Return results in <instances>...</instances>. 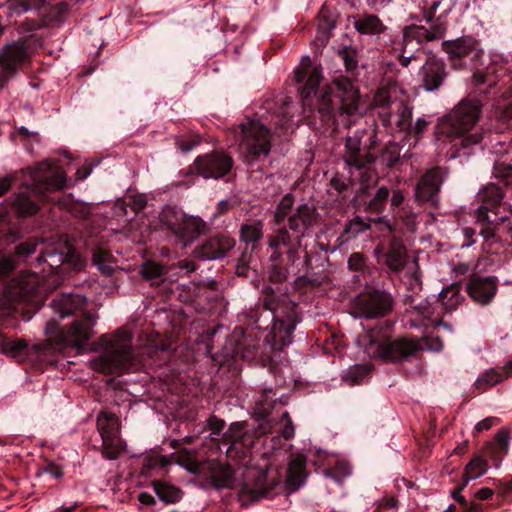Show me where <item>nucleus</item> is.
Listing matches in <instances>:
<instances>
[{"label":"nucleus","mask_w":512,"mask_h":512,"mask_svg":"<svg viewBox=\"0 0 512 512\" xmlns=\"http://www.w3.org/2000/svg\"><path fill=\"white\" fill-rule=\"evenodd\" d=\"M294 202V196L287 193L274 211L275 224L287 223L268 236V245L273 249L271 261H278L281 257L280 249L286 248L287 259L294 264L299 259L303 238L317 222L318 213L313 205L300 203L295 206Z\"/></svg>","instance_id":"1"},{"label":"nucleus","mask_w":512,"mask_h":512,"mask_svg":"<svg viewBox=\"0 0 512 512\" xmlns=\"http://www.w3.org/2000/svg\"><path fill=\"white\" fill-rule=\"evenodd\" d=\"M360 92L353 81L338 76L320 92L316 108L323 121L332 120L336 126L349 129L360 118Z\"/></svg>","instance_id":"2"},{"label":"nucleus","mask_w":512,"mask_h":512,"mask_svg":"<svg viewBox=\"0 0 512 512\" xmlns=\"http://www.w3.org/2000/svg\"><path fill=\"white\" fill-rule=\"evenodd\" d=\"M252 325L259 330H266L272 323V328L267 335V342L274 350H282L292 342V335L299 323L297 304L287 300H280L276 306L271 300H265L263 306L250 310L248 315Z\"/></svg>","instance_id":"3"},{"label":"nucleus","mask_w":512,"mask_h":512,"mask_svg":"<svg viewBox=\"0 0 512 512\" xmlns=\"http://www.w3.org/2000/svg\"><path fill=\"white\" fill-rule=\"evenodd\" d=\"M101 354L89 361L92 370L102 374H122L137 369L139 360L132 347L131 334L118 330L114 334H103L94 347Z\"/></svg>","instance_id":"4"},{"label":"nucleus","mask_w":512,"mask_h":512,"mask_svg":"<svg viewBox=\"0 0 512 512\" xmlns=\"http://www.w3.org/2000/svg\"><path fill=\"white\" fill-rule=\"evenodd\" d=\"M482 115V103L478 99L461 100L443 119L441 131L455 139V146L469 149L483 140V131L477 127Z\"/></svg>","instance_id":"5"},{"label":"nucleus","mask_w":512,"mask_h":512,"mask_svg":"<svg viewBox=\"0 0 512 512\" xmlns=\"http://www.w3.org/2000/svg\"><path fill=\"white\" fill-rule=\"evenodd\" d=\"M360 341L369 358L379 359L386 363L407 361L421 350L420 345L414 339L401 337L391 340L387 330L383 327H374L368 330Z\"/></svg>","instance_id":"6"},{"label":"nucleus","mask_w":512,"mask_h":512,"mask_svg":"<svg viewBox=\"0 0 512 512\" xmlns=\"http://www.w3.org/2000/svg\"><path fill=\"white\" fill-rule=\"evenodd\" d=\"M381 124L391 131L405 132L412 120L413 107L406 101L392 97V89H378L371 103Z\"/></svg>","instance_id":"7"},{"label":"nucleus","mask_w":512,"mask_h":512,"mask_svg":"<svg viewBox=\"0 0 512 512\" xmlns=\"http://www.w3.org/2000/svg\"><path fill=\"white\" fill-rule=\"evenodd\" d=\"M504 194L497 185L488 184L478 193V199L481 205L475 211L476 224L479 226L480 235L486 240L495 236V230L498 225L509 219L507 213L500 215V208L504 211L509 206L502 205Z\"/></svg>","instance_id":"8"},{"label":"nucleus","mask_w":512,"mask_h":512,"mask_svg":"<svg viewBox=\"0 0 512 512\" xmlns=\"http://www.w3.org/2000/svg\"><path fill=\"white\" fill-rule=\"evenodd\" d=\"M159 219L162 226L175 237L176 242L184 247L191 245L207 228L206 222L200 217L187 215L172 206L164 207Z\"/></svg>","instance_id":"9"},{"label":"nucleus","mask_w":512,"mask_h":512,"mask_svg":"<svg viewBox=\"0 0 512 512\" xmlns=\"http://www.w3.org/2000/svg\"><path fill=\"white\" fill-rule=\"evenodd\" d=\"M96 320L90 316L86 319H73L68 329H63L55 320H49L45 327V334L49 341L60 349L72 347L78 352L84 349L87 342L94 336Z\"/></svg>","instance_id":"10"},{"label":"nucleus","mask_w":512,"mask_h":512,"mask_svg":"<svg viewBox=\"0 0 512 512\" xmlns=\"http://www.w3.org/2000/svg\"><path fill=\"white\" fill-rule=\"evenodd\" d=\"M375 145L376 132L358 128L346 137L342 159L350 170H365L375 162V156L371 153Z\"/></svg>","instance_id":"11"},{"label":"nucleus","mask_w":512,"mask_h":512,"mask_svg":"<svg viewBox=\"0 0 512 512\" xmlns=\"http://www.w3.org/2000/svg\"><path fill=\"white\" fill-rule=\"evenodd\" d=\"M239 152L247 163L258 161L269 155L271 150V132L259 120L242 123Z\"/></svg>","instance_id":"12"},{"label":"nucleus","mask_w":512,"mask_h":512,"mask_svg":"<svg viewBox=\"0 0 512 512\" xmlns=\"http://www.w3.org/2000/svg\"><path fill=\"white\" fill-rule=\"evenodd\" d=\"M36 261L39 265H47V268H42V273L49 277L47 280L49 283L51 282L57 287L64 280L62 265L70 264L76 267L80 259L69 246L57 245L47 247L40 253Z\"/></svg>","instance_id":"13"},{"label":"nucleus","mask_w":512,"mask_h":512,"mask_svg":"<svg viewBox=\"0 0 512 512\" xmlns=\"http://www.w3.org/2000/svg\"><path fill=\"white\" fill-rule=\"evenodd\" d=\"M393 298L383 290H373L358 295L354 301L355 313L367 319L385 317L393 307Z\"/></svg>","instance_id":"14"},{"label":"nucleus","mask_w":512,"mask_h":512,"mask_svg":"<svg viewBox=\"0 0 512 512\" xmlns=\"http://www.w3.org/2000/svg\"><path fill=\"white\" fill-rule=\"evenodd\" d=\"M447 174L446 169L439 166L426 170L416 183L415 201L418 203H429L434 208H438L441 186Z\"/></svg>","instance_id":"15"},{"label":"nucleus","mask_w":512,"mask_h":512,"mask_svg":"<svg viewBox=\"0 0 512 512\" xmlns=\"http://www.w3.org/2000/svg\"><path fill=\"white\" fill-rule=\"evenodd\" d=\"M27 59V46L23 42H12L0 50V90L6 86Z\"/></svg>","instance_id":"16"},{"label":"nucleus","mask_w":512,"mask_h":512,"mask_svg":"<svg viewBox=\"0 0 512 512\" xmlns=\"http://www.w3.org/2000/svg\"><path fill=\"white\" fill-rule=\"evenodd\" d=\"M31 193L42 195L46 192L61 190L65 186V176L61 171H54L45 161L39 163L31 173Z\"/></svg>","instance_id":"17"},{"label":"nucleus","mask_w":512,"mask_h":512,"mask_svg":"<svg viewBox=\"0 0 512 512\" xmlns=\"http://www.w3.org/2000/svg\"><path fill=\"white\" fill-rule=\"evenodd\" d=\"M196 172L204 178L219 179L227 175L232 166V158L224 153L214 152L199 156L194 163Z\"/></svg>","instance_id":"18"},{"label":"nucleus","mask_w":512,"mask_h":512,"mask_svg":"<svg viewBox=\"0 0 512 512\" xmlns=\"http://www.w3.org/2000/svg\"><path fill=\"white\" fill-rule=\"evenodd\" d=\"M50 306L60 318L73 316L74 319L82 320L86 319V316H90L97 321L96 315L86 309V298L79 294L57 295L51 301Z\"/></svg>","instance_id":"19"},{"label":"nucleus","mask_w":512,"mask_h":512,"mask_svg":"<svg viewBox=\"0 0 512 512\" xmlns=\"http://www.w3.org/2000/svg\"><path fill=\"white\" fill-rule=\"evenodd\" d=\"M296 83L304 82L301 88V98L304 106H311V95L316 94L322 80V70L319 66H312L307 57L301 66L294 71Z\"/></svg>","instance_id":"20"},{"label":"nucleus","mask_w":512,"mask_h":512,"mask_svg":"<svg viewBox=\"0 0 512 512\" xmlns=\"http://www.w3.org/2000/svg\"><path fill=\"white\" fill-rule=\"evenodd\" d=\"M235 246V240L227 234H217L196 247L194 255L200 260H218L224 258Z\"/></svg>","instance_id":"21"},{"label":"nucleus","mask_w":512,"mask_h":512,"mask_svg":"<svg viewBox=\"0 0 512 512\" xmlns=\"http://www.w3.org/2000/svg\"><path fill=\"white\" fill-rule=\"evenodd\" d=\"M39 287V277L32 272H22L11 279L4 288L8 301H23L33 295Z\"/></svg>","instance_id":"22"},{"label":"nucleus","mask_w":512,"mask_h":512,"mask_svg":"<svg viewBox=\"0 0 512 512\" xmlns=\"http://www.w3.org/2000/svg\"><path fill=\"white\" fill-rule=\"evenodd\" d=\"M419 75L423 88L428 92H432L442 86L448 76V72L446 64L442 59L431 57L421 67Z\"/></svg>","instance_id":"23"},{"label":"nucleus","mask_w":512,"mask_h":512,"mask_svg":"<svg viewBox=\"0 0 512 512\" xmlns=\"http://www.w3.org/2000/svg\"><path fill=\"white\" fill-rule=\"evenodd\" d=\"M445 32L446 26L439 21L434 23L430 29L419 25H409L402 31V42L406 46H411L415 41L416 46H418L424 42L442 38Z\"/></svg>","instance_id":"24"},{"label":"nucleus","mask_w":512,"mask_h":512,"mask_svg":"<svg viewBox=\"0 0 512 512\" xmlns=\"http://www.w3.org/2000/svg\"><path fill=\"white\" fill-rule=\"evenodd\" d=\"M497 291V278L495 276H474L466 284V292L469 297L480 305H487L493 299Z\"/></svg>","instance_id":"25"},{"label":"nucleus","mask_w":512,"mask_h":512,"mask_svg":"<svg viewBox=\"0 0 512 512\" xmlns=\"http://www.w3.org/2000/svg\"><path fill=\"white\" fill-rule=\"evenodd\" d=\"M478 41L472 36H462L442 42V49L450 60L461 59L469 56L478 49Z\"/></svg>","instance_id":"26"},{"label":"nucleus","mask_w":512,"mask_h":512,"mask_svg":"<svg viewBox=\"0 0 512 512\" xmlns=\"http://www.w3.org/2000/svg\"><path fill=\"white\" fill-rule=\"evenodd\" d=\"M407 260V249L403 241L393 237L385 254V265L392 272H400L405 267Z\"/></svg>","instance_id":"27"},{"label":"nucleus","mask_w":512,"mask_h":512,"mask_svg":"<svg viewBox=\"0 0 512 512\" xmlns=\"http://www.w3.org/2000/svg\"><path fill=\"white\" fill-rule=\"evenodd\" d=\"M510 430L507 427L499 429L495 436L494 441L486 445L485 452L498 467L503 457L508 454L510 447Z\"/></svg>","instance_id":"28"},{"label":"nucleus","mask_w":512,"mask_h":512,"mask_svg":"<svg viewBox=\"0 0 512 512\" xmlns=\"http://www.w3.org/2000/svg\"><path fill=\"white\" fill-rule=\"evenodd\" d=\"M306 477V458L297 454L288 464L286 484L290 490L295 491L305 483Z\"/></svg>","instance_id":"29"},{"label":"nucleus","mask_w":512,"mask_h":512,"mask_svg":"<svg viewBox=\"0 0 512 512\" xmlns=\"http://www.w3.org/2000/svg\"><path fill=\"white\" fill-rule=\"evenodd\" d=\"M355 30L362 35L378 36L386 30L382 20L373 14H363L353 22Z\"/></svg>","instance_id":"30"},{"label":"nucleus","mask_w":512,"mask_h":512,"mask_svg":"<svg viewBox=\"0 0 512 512\" xmlns=\"http://www.w3.org/2000/svg\"><path fill=\"white\" fill-rule=\"evenodd\" d=\"M97 429L102 440L119 438V421L118 418L112 413L101 412L97 416Z\"/></svg>","instance_id":"31"},{"label":"nucleus","mask_w":512,"mask_h":512,"mask_svg":"<svg viewBox=\"0 0 512 512\" xmlns=\"http://www.w3.org/2000/svg\"><path fill=\"white\" fill-rule=\"evenodd\" d=\"M504 74V67L498 64L489 65L485 70H477L472 77L476 86L486 84L489 89L496 86L499 78Z\"/></svg>","instance_id":"32"},{"label":"nucleus","mask_w":512,"mask_h":512,"mask_svg":"<svg viewBox=\"0 0 512 512\" xmlns=\"http://www.w3.org/2000/svg\"><path fill=\"white\" fill-rule=\"evenodd\" d=\"M464 297L460 293V284L452 283L439 293V301L446 312H452L463 302Z\"/></svg>","instance_id":"33"},{"label":"nucleus","mask_w":512,"mask_h":512,"mask_svg":"<svg viewBox=\"0 0 512 512\" xmlns=\"http://www.w3.org/2000/svg\"><path fill=\"white\" fill-rule=\"evenodd\" d=\"M13 210L20 217H27L37 213L39 205L26 193L16 194L11 202Z\"/></svg>","instance_id":"34"},{"label":"nucleus","mask_w":512,"mask_h":512,"mask_svg":"<svg viewBox=\"0 0 512 512\" xmlns=\"http://www.w3.org/2000/svg\"><path fill=\"white\" fill-rule=\"evenodd\" d=\"M505 380V375L502 372L501 368H491L476 379L474 382V389L478 393H482L487 389L495 386L496 384Z\"/></svg>","instance_id":"35"},{"label":"nucleus","mask_w":512,"mask_h":512,"mask_svg":"<svg viewBox=\"0 0 512 512\" xmlns=\"http://www.w3.org/2000/svg\"><path fill=\"white\" fill-rule=\"evenodd\" d=\"M92 262L104 275L110 276L114 272V257L102 247L93 249Z\"/></svg>","instance_id":"36"},{"label":"nucleus","mask_w":512,"mask_h":512,"mask_svg":"<svg viewBox=\"0 0 512 512\" xmlns=\"http://www.w3.org/2000/svg\"><path fill=\"white\" fill-rule=\"evenodd\" d=\"M487 461L480 455L474 457L465 467L463 475V486H466L469 481L475 480L484 475L488 470Z\"/></svg>","instance_id":"37"},{"label":"nucleus","mask_w":512,"mask_h":512,"mask_svg":"<svg viewBox=\"0 0 512 512\" xmlns=\"http://www.w3.org/2000/svg\"><path fill=\"white\" fill-rule=\"evenodd\" d=\"M263 236V223L260 220L246 222L241 225L240 239L246 244H254Z\"/></svg>","instance_id":"38"},{"label":"nucleus","mask_w":512,"mask_h":512,"mask_svg":"<svg viewBox=\"0 0 512 512\" xmlns=\"http://www.w3.org/2000/svg\"><path fill=\"white\" fill-rule=\"evenodd\" d=\"M492 118L497 122L495 129L498 131L512 128V102L497 106L492 113Z\"/></svg>","instance_id":"39"},{"label":"nucleus","mask_w":512,"mask_h":512,"mask_svg":"<svg viewBox=\"0 0 512 512\" xmlns=\"http://www.w3.org/2000/svg\"><path fill=\"white\" fill-rule=\"evenodd\" d=\"M154 491L157 496L166 503H176L182 497L180 489L161 481L153 483Z\"/></svg>","instance_id":"40"},{"label":"nucleus","mask_w":512,"mask_h":512,"mask_svg":"<svg viewBox=\"0 0 512 512\" xmlns=\"http://www.w3.org/2000/svg\"><path fill=\"white\" fill-rule=\"evenodd\" d=\"M242 436V425L240 423H232L228 431L224 434V440L231 443L227 449V457L231 459L236 457L237 449L241 444Z\"/></svg>","instance_id":"41"},{"label":"nucleus","mask_w":512,"mask_h":512,"mask_svg":"<svg viewBox=\"0 0 512 512\" xmlns=\"http://www.w3.org/2000/svg\"><path fill=\"white\" fill-rule=\"evenodd\" d=\"M390 195V190L386 186L379 187L374 196L367 203L366 210L369 213L380 214L385 208Z\"/></svg>","instance_id":"42"},{"label":"nucleus","mask_w":512,"mask_h":512,"mask_svg":"<svg viewBox=\"0 0 512 512\" xmlns=\"http://www.w3.org/2000/svg\"><path fill=\"white\" fill-rule=\"evenodd\" d=\"M352 469L348 462L338 461L333 467L326 469L324 475L334 480L338 484H342L344 480L351 475Z\"/></svg>","instance_id":"43"},{"label":"nucleus","mask_w":512,"mask_h":512,"mask_svg":"<svg viewBox=\"0 0 512 512\" xmlns=\"http://www.w3.org/2000/svg\"><path fill=\"white\" fill-rule=\"evenodd\" d=\"M47 0H9L8 9L14 13L20 14L29 10L41 8Z\"/></svg>","instance_id":"44"},{"label":"nucleus","mask_w":512,"mask_h":512,"mask_svg":"<svg viewBox=\"0 0 512 512\" xmlns=\"http://www.w3.org/2000/svg\"><path fill=\"white\" fill-rule=\"evenodd\" d=\"M123 449L122 441L120 438H112L102 440V455L108 460H116L120 457Z\"/></svg>","instance_id":"45"},{"label":"nucleus","mask_w":512,"mask_h":512,"mask_svg":"<svg viewBox=\"0 0 512 512\" xmlns=\"http://www.w3.org/2000/svg\"><path fill=\"white\" fill-rule=\"evenodd\" d=\"M28 344L25 340L8 341L2 345V352L12 358H21L26 354Z\"/></svg>","instance_id":"46"},{"label":"nucleus","mask_w":512,"mask_h":512,"mask_svg":"<svg viewBox=\"0 0 512 512\" xmlns=\"http://www.w3.org/2000/svg\"><path fill=\"white\" fill-rule=\"evenodd\" d=\"M493 176L506 186H512V164L496 161L493 166Z\"/></svg>","instance_id":"47"},{"label":"nucleus","mask_w":512,"mask_h":512,"mask_svg":"<svg viewBox=\"0 0 512 512\" xmlns=\"http://www.w3.org/2000/svg\"><path fill=\"white\" fill-rule=\"evenodd\" d=\"M141 275L148 280H159L165 275L164 266L160 265L155 261H146L143 263L141 270Z\"/></svg>","instance_id":"48"},{"label":"nucleus","mask_w":512,"mask_h":512,"mask_svg":"<svg viewBox=\"0 0 512 512\" xmlns=\"http://www.w3.org/2000/svg\"><path fill=\"white\" fill-rule=\"evenodd\" d=\"M400 152L401 149L398 144L389 143L381 153V160L388 168H392L399 162Z\"/></svg>","instance_id":"49"},{"label":"nucleus","mask_w":512,"mask_h":512,"mask_svg":"<svg viewBox=\"0 0 512 512\" xmlns=\"http://www.w3.org/2000/svg\"><path fill=\"white\" fill-rule=\"evenodd\" d=\"M369 228V224L365 223L360 217H356L346 224L344 233L348 238H351L365 232Z\"/></svg>","instance_id":"50"},{"label":"nucleus","mask_w":512,"mask_h":512,"mask_svg":"<svg viewBox=\"0 0 512 512\" xmlns=\"http://www.w3.org/2000/svg\"><path fill=\"white\" fill-rule=\"evenodd\" d=\"M270 394H273V396H275L273 391L270 389L267 392L261 394L256 399V405H257L258 411L262 415H268L270 413L271 409L273 408V404L275 401H274V399H272Z\"/></svg>","instance_id":"51"},{"label":"nucleus","mask_w":512,"mask_h":512,"mask_svg":"<svg viewBox=\"0 0 512 512\" xmlns=\"http://www.w3.org/2000/svg\"><path fill=\"white\" fill-rule=\"evenodd\" d=\"M37 242L35 240H28L18 244L14 248V256L20 259H26L36 252Z\"/></svg>","instance_id":"52"},{"label":"nucleus","mask_w":512,"mask_h":512,"mask_svg":"<svg viewBox=\"0 0 512 512\" xmlns=\"http://www.w3.org/2000/svg\"><path fill=\"white\" fill-rule=\"evenodd\" d=\"M428 125H429V122L425 118H423V117L417 118L414 123H412V121L410 122V126L405 131V133L419 138L426 131Z\"/></svg>","instance_id":"53"},{"label":"nucleus","mask_w":512,"mask_h":512,"mask_svg":"<svg viewBox=\"0 0 512 512\" xmlns=\"http://www.w3.org/2000/svg\"><path fill=\"white\" fill-rule=\"evenodd\" d=\"M338 55L344 63L347 71H351L357 66V60L355 58V52L348 48H343L338 51Z\"/></svg>","instance_id":"54"},{"label":"nucleus","mask_w":512,"mask_h":512,"mask_svg":"<svg viewBox=\"0 0 512 512\" xmlns=\"http://www.w3.org/2000/svg\"><path fill=\"white\" fill-rule=\"evenodd\" d=\"M368 369L365 366L357 365L352 367L347 373V380L350 385L359 384L363 377L367 374Z\"/></svg>","instance_id":"55"},{"label":"nucleus","mask_w":512,"mask_h":512,"mask_svg":"<svg viewBox=\"0 0 512 512\" xmlns=\"http://www.w3.org/2000/svg\"><path fill=\"white\" fill-rule=\"evenodd\" d=\"M213 477L219 487H226L233 477V471L230 466H225L215 473Z\"/></svg>","instance_id":"56"},{"label":"nucleus","mask_w":512,"mask_h":512,"mask_svg":"<svg viewBox=\"0 0 512 512\" xmlns=\"http://www.w3.org/2000/svg\"><path fill=\"white\" fill-rule=\"evenodd\" d=\"M426 6L421 8L422 19L427 23H431L435 18V13L440 6V1H433L429 6H427V1H425Z\"/></svg>","instance_id":"57"},{"label":"nucleus","mask_w":512,"mask_h":512,"mask_svg":"<svg viewBox=\"0 0 512 512\" xmlns=\"http://www.w3.org/2000/svg\"><path fill=\"white\" fill-rule=\"evenodd\" d=\"M17 264L11 255L4 256L0 258V276H6L10 274L15 268Z\"/></svg>","instance_id":"58"},{"label":"nucleus","mask_w":512,"mask_h":512,"mask_svg":"<svg viewBox=\"0 0 512 512\" xmlns=\"http://www.w3.org/2000/svg\"><path fill=\"white\" fill-rule=\"evenodd\" d=\"M500 423V419L497 418V417H487L481 421H479L476 425H475V431L478 432V433H482L484 431H487L489 429H491L493 426L497 425Z\"/></svg>","instance_id":"59"},{"label":"nucleus","mask_w":512,"mask_h":512,"mask_svg":"<svg viewBox=\"0 0 512 512\" xmlns=\"http://www.w3.org/2000/svg\"><path fill=\"white\" fill-rule=\"evenodd\" d=\"M365 266V260L361 253H353L348 259V267L350 270L360 271Z\"/></svg>","instance_id":"60"},{"label":"nucleus","mask_w":512,"mask_h":512,"mask_svg":"<svg viewBox=\"0 0 512 512\" xmlns=\"http://www.w3.org/2000/svg\"><path fill=\"white\" fill-rule=\"evenodd\" d=\"M208 428L212 431V435L218 436L225 427V422L216 416H211L207 421Z\"/></svg>","instance_id":"61"},{"label":"nucleus","mask_w":512,"mask_h":512,"mask_svg":"<svg viewBox=\"0 0 512 512\" xmlns=\"http://www.w3.org/2000/svg\"><path fill=\"white\" fill-rule=\"evenodd\" d=\"M282 417L284 420H286V424L284 425V427L282 429L281 435L285 439H291L295 433V428H294L293 422H292V420L289 416V413L287 411L283 413Z\"/></svg>","instance_id":"62"},{"label":"nucleus","mask_w":512,"mask_h":512,"mask_svg":"<svg viewBox=\"0 0 512 512\" xmlns=\"http://www.w3.org/2000/svg\"><path fill=\"white\" fill-rule=\"evenodd\" d=\"M330 184H331V187L339 193L345 191L348 187V183H347L346 179H344L342 176H340L338 174L331 178Z\"/></svg>","instance_id":"63"},{"label":"nucleus","mask_w":512,"mask_h":512,"mask_svg":"<svg viewBox=\"0 0 512 512\" xmlns=\"http://www.w3.org/2000/svg\"><path fill=\"white\" fill-rule=\"evenodd\" d=\"M401 218L408 230L413 231L416 228L417 215L415 213L412 211H405Z\"/></svg>","instance_id":"64"}]
</instances>
